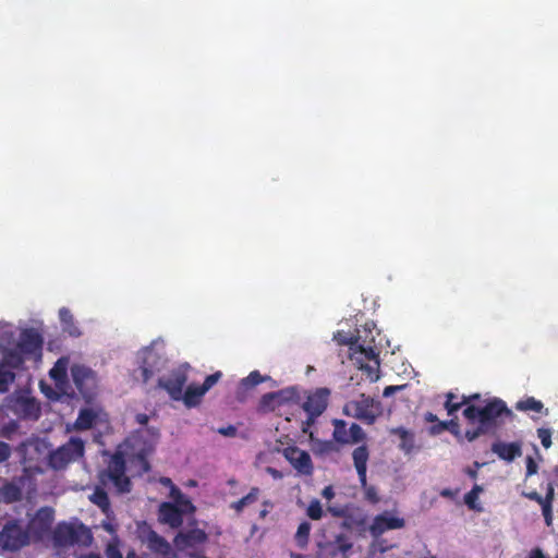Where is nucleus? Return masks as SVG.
<instances>
[{
  "mask_svg": "<svg viewBox=\"0 0 558 558\" xmlns=\"http://www.w3.org/2000/svg\"><path fill=\"white\" fill-rule=\"evenodd\" d=\"M424 421L427 423H433V425L428 428V433L432 436L440 435L447 428L446 421H440L438 416L433 412H426L424 414Z\"/></svg>",
  "mask_w": 558,
  "mask_h": 558,
  "instance_id": "473e14b6",
  "label": "nucleus"
},
{
  "mask_svg": "<svg viewBox=\"0 0 558 558\" xmlns=\"http://www.w3.org/2000/svg\"><path fill=\"white\" fill-rule=\"evenodd\" d=\"M142 469L144 472H148L149 469H150V465H149V462L145 456V453L143 452H140L137 456H136Z\"/></svg>",
  "mask_w": 558,
  "mask_h": 558,
  "instance_id": "6e6d98bb",
  "label": "nucleus"
},
{
  "mask_svg": "<svg viewBox=\"0 0 558 558\" xmlns=\"http://www.w3.org/2000/svg\"><path fill=\"white\" fill-rule=\"evenodd\" d=\"M322 495L323 497H325L326 499L330 500L331 498H333L335 496V492H333V488L332 486H326L323 492H322Z\"/></svg>",
  "mask_w": 558,
  "mask_h": 558,
  "instance_id": "680f3d73",
  "label": "nucleus"
},
{
  "mask_svg": "<svg viewBox=\"0 0 558 558\" xmlns=\"http://www.w3.org/2000/svg\"><path fill=\"white\" fill-rule=\"evenodd\" d=\"M404 525L405 521L403 518L395 517L389 511H384L373 519L368 530L374 537H378L387 531L399 530L404 527Z\"/></svg>",
  "mask_w": 558,
  "mask_h": 558,
  "instance_id": "f8f14e48",
  "label": "nucleus"
},
{
  "mask_svg": "<svg viewBox=\"0 0 558 558\" xmlns=\"http://www.w3.org/2000/svg\"><path fill=\"white\" fill-rule=\"evenodd\" d=\"M205 393L206 391L202 390V386L190 385L183 392V397L181 400H183L184 404L187 408H194L201 403L202 397Z\"/></svg>",
  "mask_w": 558,
  "mask_h": 558,
  "instance_id": "cd10ccee",
  "label": "nucleus"
},
{
  "mask_svg": "<svg viewBox=\"0 0 558 558\" xmlns=\"http://www.w3.org/2000/svg\"><path fill=\"white\" fill-rule=\"evenodd\" d=\"M97 418V414L92 409H82L78 412L77 418L74 422V429L76 430H87L93 427Z\"/></svg>",
  "mask_w": 558,
  "mask_h": 558,
  "instance_id": "bb28decb",
  "label": "nucleus"
},
{
  "mask_svg": "<svg viewBox=\"0 0 558 558\" xmlns=\"http://www.w3.org/2000/svg\"><path fill=\"white\" fill-rule=\"evenodd\" d=\"M221 376H222V374L219 371L214 374L208 375L205 378L203 385H201L202 390L207 392L213 386H215L219 381Z\"/></svg>",
  "mask_w": 558,
  "mask_h": 558,
  "instance_id": "a18cd8bd",
  "label": "nucleus"
},
{
  "mask_svg": "<svg viewBox=\"0 0 558 558\" xmlns=\"http://www.w3.org/2000/svg\"><path fill=\"white\" fill-rule=\"evenodd\" d=\"M536 432H537V437L539 438L542 446L545 449H548L551 446V444H553V441H551V436H553L551 428L539 427V428H537Z\"/></svg>",
  "mask_w": 558,
  "mask_h": 558,
  "instance_id": "79ce46f5",
  "label": "nucleus"
},
{
  "mask_svg": "<svg viewBox=\"0 0 558 558\" xmlns=\"http://www.w3.org/2000/svg\"><path fill=\"white\" fill-rule=\"evenodd\" d=\"M446 430L450 432L453 436L458 438L459 441L462 440V435L460 432V424L458 422V417L454 416L453 418L446 421Z\"/></svg>",
  "mask_w": 558,
  "mask_h": 558,
  "instance_id": "c03bdc74",
  "label": "nucleus"
},
{
  "mask_svg": "<svg viewBox=\"0 0 558 558\" xmlns=\"http://www.w3.org/2000/svg\"><path fill=\"white\" fill-rule=\"evenodd\" d=\"M11 447L9 444L0 440V464L8 461L11 457Z\"/></svg>",
  "mask_w": 558,
  "mask_h": 558,
  "instance_id": "de8ad7c7",
  "label": "nucleus"
},
{
  "mask_svg": "<svg viewBox=\"0 0 558 558\" xmlns=\"http://www.w3.org/2000/svg\"><path fill=\"white\" fill-rule=\"evenodd\" d=\"M84 454L85 441L80 437L72 436L65 444L49 452L48 466L53 471H62L69 464L82 459Z\"/></svg>",
  "mask_w": 558,
  "mask_h": 558,
  "instance_id": "7ed1b4c3",
  "label": "nucleus"
},
{
  "mask_svg": "<svg viewBox=\"0 0 558 558\" xmlns=\"http://www.w3.org/2000/svg\"><path fill=\"white\" fill-rule=\"evenodd\" d=\"M207 538L208 536L204 530L195 527L189 531H180L174 536L173 544L178 550L184 551L206 543Z\"/></svg>",
  "mask_w": 558,
  "mask_h": 558,
  "instance_id": "4468645a",
  "label": "nucleus"
},
{
  "mask_svg": "<svg viewBox=\"0 0 558 558\" xmlns=\"http://www.w3.org/2000/svg\"><path fill=\"white\" fill-rule=\"evenodd\" d=\"M24 411L28 414H35V416H38L39 413V407L35 403L34 400H27L24 404Z\"/></svg>",
  "mask_w": 558,
  "mask_h": 558,
  "instance_id": "864d4df0",
  "label": "nucleus"
},
{
  "mask_svg": "<svg viewBox=\"0 0 558 558\" xmlns=\"http://www.w3.org/2000/svg\"><path fill=\"white\" fill-rule=\"evenodd\" d=\"M343 412L364 424L372 425L383 414L381 403L362 393L357 399L345 403Z\"/></svg>",
  "mask_w": 558,
  "mask_h": 558,
  "instance_id": "39448f33",
  "label": "nucleus"
},
{
  "mask_svg": "<svg viewBox=\"0 0 558 558\" xmlns=\"http://www.w3.org/2000/svg\"><path fill=\"white\" fill-rule=\"evenodd\" d=\"M458 493H459V489L453 490L451 488H442L439 494L441 497L453 499V498H456Z\"/></svg>",
  "mask_w": 558,
  "mask_h": 558,
  "instance_id": "4d7b16f0",
  "label": "nucleus"
},
{
  "mask_svg": "<svg viewBox=\"0 0 558 558\" xmlns=\"http://www.w3.org/2000/svg\"><path fill=\"white\" fill-rule=\"evenodd\" d=\"M461 401H465L463 404L464 408L470 405H475L474 402L481 401V395L480 393H472L469 396L463 395L461 397Z\"/></svg>",
  "mask_w": 558,
  "mask_h": 558,
  "instance_id": "603ef678",
  "label": "nucleus"
},
{
  "mask_svg": "<svg viewBox=\"0 0 558 558\" xmlns=\"http://www.w3.org/2000/svg\"><path fill=\"white\" fill-rule=\"evenodd\" d=\"M283 457L291 463V465L304 475L313 473V463L311 456L307 451L300 449L296 446H289L283 449Z\"/></svg>",
  "mask_w": 558,
  "mask_h": 558,
  "instance_id": "ddd939ff",
  "label": "nucleus"
},
{
  "mask_svg": "<svg viewBox=\"0 0 558 558\" xmlns=\"http://www.w3.org/2000/svg\"><path fill=\"white\" fill-rule=\"evenodd\" d=\"M537 472V464L533 458L527 457L526 459V476H531Z\"/></svg>",
  "mask_w": 558,
  "mask_h": 558,
  "instance_id": "5fc2aeb1",
  "label": "nucleus"
},
{
  "mask_svg": "<svg viewBox=\"0 0 558 558\" xmlns=\"http://www.w3.org/2000/svg\"><path fill=\"white\" fill-rule=\"evenodd\" d=\"M148 420H149V417H148V415H147V414H145V413H138V414H136V416H135V421H136L140 425H147Z\"/></svg>",
  "mask_w": 558,
  "mask_h": 558,
  "instance_id": "e2e57ef3",
  "label": "nucleus"
},
{
  "mask_svg": "<svg viewBox=\"0 0 558 558\" xmlns=\"http://www.w3.org/2000/svg\"><path fill=\"white\" fill-rule=\"evenodd\" d=\"M190 365L187 363L179 365L172 369L167 377L158 379V387L165 389L170 398L180 401L183 397V388L187 381V372Z\"/></svg>",
  "mask_w": 558,
  "mask_h": 558,
  "instance_id": "1a4fd4ad",
  "label": "nucleus"
},
{
  "mask_svg": "<svg viewBox=\"0 0 558 558\" xmlns=\"http://www.w3.org/2000/svg\"><path fill=\"white\" fill-rule=\"evenodd\" d=\"M89 500L96 505L107 517L112 513L108 494L102 487L97 486L93 494L89 496Z\"/></svg>",
  "mask_w": 558,
  "mask_h": 558,
  "instance_id": "393cba45",
  "label": "nucleus"
},
{
  "mask_svg": "<svg viewBox=\"0 0 558 558\" xmlns=\"http://www.w3.org/2000/svg\"><path fill=\"white\" fill-rule=\"evenodd\" d=\"M356 341H357V339H355V341H352V338H350V339L345 338L344 340H339V343L353 345V344H355Z\"/></svg>",
  "mask_w": 558,
  "mask_h": 558,
  "instance_id": "338daca9",
  "label": "nucleus"
},
{
  "mask_svg": "<svg viewBox=\"0 0 558 558\" xmlns=\"http://www.w3.org/2000/svg\"><path fill=\"white\" fill-rule=\"evenodd\" d=\"M77 558H102V557L98 553H87V554L80 555Z\"/></svg>",
  "mask_w": 558,
  "mask_h": 558,
  "instance_id": "69168bd1",
  "label": "nucleus"
},
{
  "mask_svg": "<svg viewBox=\"0 0 558 558\" xmlns=\"http://www.w3.org/2000/svg\"><path fill=\"white\" fill-rule=\"evenodd\" d=\"M527 558H546V556L539 547H536L530 551ZM555 558H558V555Z\"/></svg>",
  "mask_w": 558,
  "mask_h": 558,
  "instance_id": "bf43d9fd",
  "label": "nucleus"
},
{
  "mask_svg": "<svg viewBox=\"0 0 558 558\" xmlns=\"http://www.w3.org/2000/svg\"><path fill=\"white\" fill-rule=\"evenodd\" d=\"M329 396L330 390L328 388H317L307 396L302 408L307 414L306 423L308 425L313 424L314 421L324 413L328 405Z\"/></svg>",
  "mask_w": 558,
  "mask_h": 558,
  "instance_id": "9d476101",
  "label": "nucleus"
},
{
  "mask_svg": "<svg viewBox=\"0 0 558 558\" xmlns=\"http://www.w3.org/2000/svg\"><path fill=\"white\" fill-rule=\"evenodd\" d=\"M333 439L339 444L350 442L349 430L347 429V423L343 420H333Z\"/></svg>",
  "mask_w": 558,
  "mask_h": 558,
  "instance_id": "72a5a7b5",
  "label": "nucleus"
},
{
  "mask_svg": "<svg viewBox=\"0 0 558 558\" xmlns=\"http://www.w3.org/2000/svg\"><path fill=\"white\" fill-rule=\"evenodd\" d=\"M352 459H353V464H354V468H355L357 476H359V482H360L361 488L364 492L365 499L373 505L378 504L380 498H379L376 487L373 485H368V483H367L366 473H367V462L369 459V451H368L367 446L362 445V446L356 447L352 452Z\"/></svg>",
  "mask_w": 558,
  "mask_h": 558,
  "instance_id": "0eeeda50",
  "label": "nucleus"
},
{
  "mask_svg": "<svg viewBox=\"0 0 558 558\" xmlns=\"http://www.w3.org/2000/svg\"><path fill=\"white\" fill-rule=\"evenodd\" d=\"M359 350L362 354H364L365 359L368 360V361H375L376 365L378 366L379 365V360H378V355H379V352L377 351L376 349V345H372V344H367V345H363V344H359Z\"/></svg>",
  "mask_w": 558,
  "mask_h": 558,
  "instance_id": "a19ab883",
  "label": "nucleus"
},
{
  "mask_svg": "<svg viewBox=\"0 0 558 558\" xmlns=\"http://www.w3.org/2000/svg\"><path fill=\"white\" fill-rule=\"evenodd\" d=\"M9 356L11 357L12 363H13L15 366H17L19 364H21V363H22V359H21V356H20V355H17V354H15V353H10V355H9Z\"/></svg>",
  "mask_w": 558,
  "mask_h": 558,
  "instance_id": "0e129e2a",
  "label": "nucleus"
},
{
  "mask_svg": "<svg viewBox=\"0 0 558 558\" xmlns=\"http://www.w3.org/2000/svg\"><path fill=\"white\" fill-rule=\"evenodd\" d=\"M14 379L15 374L12 371L0 367V392H7Z\"/></svg>",
  "mask_w": 558,
  "mask_h": 558,
  "instance_id": "4c0bfd02",
  "label": "nucleus"
},
{
  "mask_svg": "<svg viewBox=\"0 0 558 558\" xmlns=\"http://www.w3.org/2000/svg\"><path fill=\"white\" fill-rule=\"evenodd\" d=\"M99 481L102 485L112 483L119 494L131 492L132 482L126 475V461L122 451L117 450L111 454L107 468L99 474Z\"/></svg>",
  "mask_w": 558,
  "mask_h": 558,
  "instance_id": "f03ea898",
  "label": "nucleus"
},
{
  "mask_svg": "<svg viewBox=\"0 0 558 558\" xmlns=\"http://www.w3.org/2000/svg\"><path fill=\"white\" fill-rule=\"evenodd\" d=\"M260 408L264 410H270L274 411L277 405V399H267L266 400V393L260 398Z\"/></svg>",
  "mask_w": 558,
  "mask_h": 558,
  "instance_id": "8fccbe9b",
  "label": "nucleus"
},
{
  "mask_svg": "<svg viewBox=\"0 0 558 558\" xmlns=\"http://www.w3.org/2000/svg\"><path fill=\"white\" fill-rule=\"evenodd\" d=\"M126 558H138L134 550H131L126 554Z\"/></svg>",
  "mask_w": 558,
  "mask_h": 558,
  "instance_id": "774afa93",
  "label": "nucleus"
},
{
  "mask_svg": "<svg viewBox=\"0 0 558 558\" xmlns=\"http://www.w3.org/2000/svg\"><path fill=\"white\" fill-rule=\"evenodd\" d=\"M312 525L307 521H303L298 526V530L294 534V542L295 545L300 549H306L310 542V534H311Z\"/></svg>",
  "mask_w": 558,
  "mask_h": 558,
  "instance_id": "7c9ffc66",
  "label": "nucleus"
},
{
  "mask_svg": "<svg viewBox=\"0 0 558 558\" xmlns=\"http://www.w3.org/2000/svg\"><path fill=\"white\" fill-rule=\"evenodd\" d=\"M391 435H396L400 438L399 448L405 454H409L413 451L415 441L414 434L404 427H395L390 429Z\"/></svg>",
  "mask_w": 558,
  "mask_h": 558,
  "instance_id": "4be33fe9",
  "label": "nucleus"
},
{
  "mask_svg": "<svg viewBox=\"0 0 558 558\" xmlns=\"http://www.w3.org/2000/svg\"><path fill=\"white\" fill-rule=\"evenodd\" d=\"M465 403V401H457V395L452 391L446 393V401L444 408L449 416L454 415Z\"/></svg>",
  "mask_w": 558,
  "mask_h": 558,
  "instance_id": "f704fd0d",
  "label": "nucleus"
},
{
  "mask_svg": "<svg viewBox=\"0 0 558 558\" xmlns=\"http://www.w3.org/2000/svg\"><path fill=\"white\" fill-rule=\"evenodd\" d=\"M555 496L554 484L549 482L546 488V495L544 497V505L542 506V511L544 515V520L547 526H550L553 523V500Z\"/></svg>",
  "mask_w": 558,
  "mask_h": 558,
  "instance_id": "c85d7f7f",
  "label": "nucleus"
},
{
  "mask_svg": "<svg viewBox=\"0 0 558 558\" xmlns=\"http://www.w3.org/2000/svg\"><path fill=\"white\" fill-rule=\"evenodd\" d=\"M348 434L351 442H360L365 438V433L363 432L362 427L356 423L351 424Z\"/></svg>",
  "mask_w": 558,
  "mask_h": 558,
  "instance_id": "37998d69",
  "label": "nucleus"
},
{
  "mask_svg": "<svg viewBox=\"0 0 558 558\" xmlns=\"http://www.w3.org/2000/svg\"><path fill=\"white\" fill-rule=\"evenodd\" d=\"M217 433L225 437H234V436H236L238 429L233 425H228V426L219 427L217 429Z\"/></svg>",
  "mask_w": 558,
  "mask_h": 558,
  "instance_id": "3c124183",
  "label": "nucleus"
},
{
  "mask_svg": "<svg viewBox=\"0 0 558 558\" xmlns=\"http://www.w3.org/2000/svg\"><path fill=\"white\" fill-rule=\"evenodd\" d=\"M259 493L260 490L258 487H252L247 495L243 496L236 501H233L230 505V508L233 509L236 513H241L245 507L253 505L258 500Z\"/></svg>",
  "mask_w": 558,
  "mask_h": 558,
  "instance_id": "c756f323",
  "label": "nucleus"
},
{
  "mask_svg": "<svg viewBox=\"0 0 558 558\" xmlns=\"http://www.w3.org/2000/svg\"><path fill=\"white\" fill-rule=\"evenodd\" d=\"M68 364L66 357H60L49 371L50 378L58 387H61L68 381Z\"/></svg>",
  "mask_w": 558,
  "mask_h": 558,
  "instance_id": "5701e85b",
  "label": "nucleus"
},
{
  "mask_svg": "<svg viewBox=\"0 0 558 558\" xmlns=\"http://www.w3.org/2000/svg\"><path fill=\"white\" fill-rule=\"evenodd\" d=\"M529 499L536 501L541 506L544 505V497H542L537 492H531L525 495Z\"/></svg>",
  "mask_w": 558,
  "mask_h": 558,
  "instance_id": "13d9d810",
  "label": "nucleus"
},
{
  "mask_svg": "<svg viewBox=\"0 0 558 558\" xmlns=\"http://www.w3.org/2000/svg\"><path fill=\"white\" fill-rule=\"evenodd\" d=\"M54 520V511L50 507H43L37 510L34 518L29 521V531L38 536L47 534Z\"/></svg>",
  "mask_w": 558,
  "mask_h": 558,
  "instance_id": "dca6fc26",
  "label": "nucleus"
},
{
  "mask_svg": "<svg viewBox=\"0 0 558 558\" xmlns=\"http://www.w3.org/2000/svg\"><path fill=\"white\" fill-rule=\"evenodd\" d=\"M353 547L350 537L340 533L333 538H327L325 535L316 541L315 558H348Z\"/></svg>",
  "mask_w": 558,
  "mask_h": 558,
  "instance_id": "423d86ee",
  "label": "nucleus"
},
{
  "mask_svg": "<svg viewBox=\"0 0 558 558\" xmlns=\"http://www.w3.org/2000/svg\"><path fill=\"white\" fill-rule=\"evenodd\" d=\"M267 399H277V405H283L289 402H296L300 399V395L295 387H289L266 393V400Z\"/></svg>",
  "mask_w": 558,
  "mask_h": 558,
  "instance_id": "b1692460",
  "label": "nucleus"
},
{
  "mask_svg": "<svg viewBox=\"0 0 558 558\" xmlns=\"http://www.w3.org/2000/svg\"><path fill=\"white\" fill-rule=\"evenodd\" d=\"M514 409L521 412H536L544 413L548 415V409L544 408V403L541 400L535 399L534 397H526L522 400H519L514 404Z\"/></svg>",
  "mask_w": 558,
  "mask_h": 558,
  "instance_id": "a878e982",
  "label": "nucleus"
},
{
  "mask_svg": "<svg viewBox=\"0 0 558 558\" xmlns=\"http://www.w3.org/2000/svg\"><path fill=\"white\" fill-rule=\"evenodd\" d=\"M106 555L107 558H123L118 545L111 543L106 548Z\"/></svg>",
  "mask_w": 558,
  "mask_h": 558,
  "instance_id": "09e8293b",
  "label": "nucleus"
},
{
  "mask_svg": "<svg viewBox=\"0 0 558 558\" xmlns=\"http://www.w3.org/2000/svg\"><path fill=\"white\" fill-rule=\"evenodd\" d=\"M306 514L312 520H320L323 518L324 511L319 500L314 499L310 502Z\"/></svg>",
  "mask_w": 558,
  "mask_h": 558,
  "instance_id": "ea45409f",
  "label": "nucleus"
},
{
  "mask_svg": "<svg viewBox=\"0 0 558 558\" xmlns=\"http://www.w3.org/2000/svg\"><path fill=\"white\" fill-rule=\"evenodd\" d=\"M159 360V355L153 349H145L143 351V362L140 367L143 383H147L159 371L157 366Z\"/></svg>",
  "mask_w": 558,
  "mask_h": 558,
  "instance_id": "6ab92c4d",
  "label": "nucleus"
},
{
  "mask_svg": "<svg viewBox=\"0 0 558 558\" xmlns=\"http://www.w3.org/2000/svg\"><path fill=\"white\" fill-rule=\"evenodd\" d=\"M492 451L496 453L499 459L512 462L514 459L522 456V445L519 441H495L492 445Z\"/></svg>",
  "mask_w": 558,
  "mask_h": 558,
  "instance_id": "a211bd4d",
  "label": "nucleus"
},
{
  "mask_svg": "<svg viewBox=\"0 0 558 558\" xmlns=\"http://www.w3.org/2000/svg\"><path fill=\"white\" fill-rule=\"evenodd\" d=\"M138 537L142 543L146 544L148 549L161 556H168L171 551L170 544L160 536L150 526L144 523V526L138 531Z\"/></svg>",
  "mask_w": 558,
  "mask_h": 558,
  "instance_id": "9b49d317",
  "label": "nucleus"
},
{
  "mask_svg": "<svg viewBox=\"0 0 558 558\" xmlns=\"http://www.w3.org/2000/svg\"><path fill=\"white\" fill-rule=\"evenodd\" d=\"M52 537L57 546L80 545L87 547L93 543L92 531L83 523H59L53 531Z\"/></svg>",
  "mask_w": 558,
  "mask_h": 558,
  "instance_id": "20e7f679",
  "label": "nucleus"
},
{
  "mask_svg": "<svg viewBox=\"0 0 558 558\" xmlns=\"http://www.w3.org/2000/svg\"><path fill=\"white\" fill-rule=\"evenodd\" d=\"M29 543L28 532L17 521L7 522L0 531V548L16 551Z\"/></svg>",
  "mask_w": 558,
  "mask_h": 558,
  "instance_id": "6e6552de",
  "label": "nucleus"
},
{
  "mask_svg": "<svg viewBox=\"0 0 558 558\" xmlns=\"http://www.w3.org/2000/svg\"><path fill=\"white\" fill-rule=\"evenodd\" d=\"M71 375L75 387L81 392L88 389V381L94 380V372L84 365H73Z\"/></svg>",
  "mask_w": 558,
  "mask_h": 558,
  "instance_id": "aec40b11",
  "label": "nucleus"
},
{
  "mask_svg": "<svg viewBox=\"0 0 558 558\" xmlns=\"http://www.w3.org/2000/svg\"><path fill=\"white\" fill-rule=\"evenodd\" d=\"M187 509L189 508L184 507L180 508L173 502H162L158 510L159 521L163 524H168L172 529H178L182 525L183 515Z\"/></svg>",
  "mask_w": 558,
  "mask_h": 558,
  "instance_id": "2eb2a0df",
  "label": "nucleus"
},
{
  "mask_svg": "<svg viewBox=\"0 0 558 558\" xmlns=\"http://www.w3.org/2000/svg\"><path fill=\"white\" fill-rule=\"evenodd\" d=\"M268 379H270L269 376H263L258 371H253L241 380V385L246 389H252Z\"/></svg>",
  "mask_w": 558,
  "mask_h": 558,
  "instance_id": "c9c22d12",
  "label": "nucleus"
},
{
  "mask_svg": "<svg viewBox=\"0 0 558 558\" xmlns=\"http://www.w3.org/2000/svg\"><path fill=\"white\" fill-rule=\"evenodd\" d=\"M403 388V386H387L385 389H384V397H389L391 396L392 393H395L396 391L398 390H401Z\"/></svg>",
  "mask_w": 558,
  "mask_h": 558,
  "instance_id": "052dcab7",
  "label": "nucleus"
},
{
  "mask_svg": "<svg viewBox=\"0 0 558 558\" xmlns=\"http://www.w3.org/2000/svg\"><path fill=\"white\" fill-rule=\"evenodd\" d=\"M482 492V487L480 485H474V487L464 495V502L471 510H480V506L477 504L478 495Z\"/></svg>",
  "mask_w": 558,
  "mask_h": 558,
  "instance_id": "e433bc0d",
  "label": "nucleus"
},
{
  "mask_svg": "<svg viewBox=\"0 0 558 558\" xmlns=\"http://www.w3.org/2000/svg\"><path fill=\"white\" fill-rule=\"evenodd\" d=\"M59 319L63 332L68 333L72 338L81 337L82 331L80 327L76 325L74 316L68 307H61L59 310Z\"/></svg>",
  "mask_w": 558,
  "mask_h": 558,
  "instance_id": "412c9836",
  "label": "nucleus"
},
{
  "mask_svg": "<svg viewBox=\"0 0 558 558\" xmlns=\"http://www.w3.org/2000/svg\"><path fill=\"white\" fill-rule=\"evenodd\" d=\"M462 414L469 424L478 423L475 428L466 429L464 433L468 441L472 442L494 428L498 417L501 415L511 416L512 412L504 400L490 398L485 401L484 405L464 408Z\"/></svg>",
  "mask_w": 558,
  "mask_h": 558,
  "instance_id": "f257e3e1",
  "label": "nucleus"
},
{
  "mask_svg": "<svg viewBox=\"0 0 558 558\" xmlns=\"http://www.w3.org/2000/svg\"><path fill=\"white\" fill-rule=\"evenodd\" d=\"M43 338L34 329H25L21 332L17 349L23 354H35L41 350Z\"/></svg>",
  "mask_w": 558,
  "mask_h": 558,
  "instance_id": "f3484780",
  "label": "nucleus"
},
{
  "mask_svg": "<svg viewBox=\"0 0 558 558\" xmlns=\"http://www.w3.org/2000/svg\"><path fill=\"white\" fill-rule=\"evenodd\" d=\"M0 496L7 504L15 502L22 499V489L14 483H5L0 488Z\"/></svg>",
  "mask_w": 558,
  "mask_h": 558,
  "instance_id": "2f4dec72",
  "label": "nucleus"
},
{
  "mask_svg": "<svg viewBox=\"0 0 558 558\" xmlns=\"http://www.w3.org/2000/svg\"><path fill=\"white\" fill-rule=\"evenodd\" d=\"M170 495L175 500L177 504H180L184 508H189V510H191V511L194 510V506L191 502V500L185 498V496L182 494V492L177 486H174V485L171 486Z\"/></svg>",
  "mask_w": 558,
  "mask_h": 558,
  "instance_id": "58836bf2",
  "label": "nucleus"
},
{
  "mask_svg": "<svg viewBox=\"0 0 558 558\" xmlns=\"http://www.w3.org/2000/svg\"><path fill=\"white\" fill-rule=\"evenodd\" d=\"M17 429V424L15 422H10L9 424L4 425L0 429V436L7 439L11 438V435L15 433Z\"/></svg>",
  "mask_w": 558,
  "mask_h": 558,
  "instance_id": "49530a36",
  "label": "nucleus"
}]
</instances>
